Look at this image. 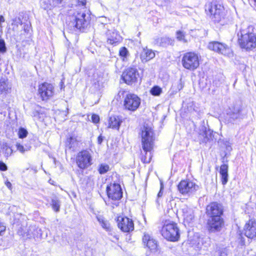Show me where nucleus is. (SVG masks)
Here are the masks:
<instances>
[{
	"label": "nucleus",
	"instance_id": "obj_1",
	"mask_svg": "<svg viewBox=\"0 0 256 256\" xmlns=\"http://www.w3.org/2000/svg\"><path fill=\"white\" fill-rule=\"evenodd\" d=\"M69 19L70 26L84 32L90 26L91 17L88 11L74 10L70 12Z\"/></svg>",
	"mask_w": 256,
	"mask_h": 256
},
{
	"label": "nucleus",
	"instance_id": "obj_2",
	"mask_svg": "<svg viewBox=\"0 0 256 256\" xmlns=\"http://www.w3.org/2000/svg\"><path fill=\"white\" fill-rule=\"evenodd\" d=\"M139 136L141 138L143 150L153 148L155 140L154 130L148 124H144L140 128Z\"/></svg>",
	"mask_w": 256,
	"mask_h": 256
},
{
	"label": "nucleus",
	"instance_id": "obj_3",
	"mask_svg": "<svg viewBox=\"0 0 256 256\" xmlns=\"http://www.w3.org/2000/svg\"><path fill=\"white\" fill-rule=\"evenodd\" d=\"M120 94L123 95L124 98V108L125 110L134 112L138 108L141 100L136 94L126 92L124 91L120 92Z\"/></svg>",
	"mask_w": 256,
	"mask_h": 256
},
{
	"label": "nucleus",
	"instance_id": "obj_4",
	"mask_svg": "<svg viewBox=\"0 0 256 256\" xmlns=\"http://www.w3.org/2000/svg\"><path fill=\"white\" fill-rule=\"evenodd\" d=\"M162 234L168 240L172 242L178 240L180 233L177 224L174 222H166L162 229Z\"/></svg>",
	"mask_w": 256,
	"mask_h": 256
},
{
	"label": "nucleus",
	"instance_id": "obj_5",
	"mask_svg": "<svg viewBox=\"0 0 256 256\" xmlns=\"http://www.w3.org/2000/svg\"><path fill=\"white\" fill-rule=\"evenodd\" d=\"M240 34L238 42L242 48L252 50L256 46V36L254 34L246 32L244 30L240 31Z\"/></svg>",
	"mask_w": 256,
	"mask_h": 256
},
{
	"label": "nucleus",
	"instance_id": "obj_6",
	"mask_svg": "<svg viewBox=\"0 0 256 256\" xmlns=\"http://www.w3.org/2000/svg\"><path fill=\"white\" fill-rule=\"evenodd\" d=\"M182 64L186 69L194 70L200 65L199 56L198 54L194 52H186L182 58Z\"/></svg>",
	"mask_w": 256,
	"mask_h": 256
},
{
	"label": "nucleus",
	"instance_id": "obj_7",
	"mask_svg": "<svg viewBox=\"0 0 256 256\" xmlns=\"http://www.w3.org/2000/svg\"><path fill=\"white\" fill-rule=\"evenodd\" d=\"M77 166L81 170H84L92 164V156L88 150H83L79 152L76 158Z\"/></svg>",
	"mask_w": 256,
	"mask_h": 256
},
{
	"label": "nucleus",
	"instance_id": "obj_8",
	"mask_svg": "<svg viewBox=\"0 0 256 256\" xmlns=\"http://www.w3.org/2000/svg\"><path fill=\"white\" fill-rule=\"evenodd\" d=\"M98 28H99L103 29L104 32H106L108 44L112 45H116L122 40L121 36L116 30H108V26L106 27V25L103 24H100Z\"/></svg>",
	"mask_w": 256,
	"mask_h": 256
},
{
	"label": "nucleus",
	"instance_id": "obj_9",
	"mask_svg": "<svg viewBox=\"0 0 256 256\" xmlns=\"http://www.w3.org/2000/svg\"><path fill=\"white\" fill-rule=\"evenodd\" d=\"M38 234H42L41 230L36 226H30L28 228H27L26 224H22L18 230L17 233L18 235L22 236L24 238H30L32 236H35Z\"/></svg>",
	"mask_w": 256,
	"mask_h": 256
},
{
	"label": "nucleus",
	"instance_id": "obj_10",
	"mask_svg": "<svg viewBox=\"0 0 256 256\" xmlns=\"http://www.w3.org/2000/svg\"><path fill=\"white\" fill-rule=\"evenodd\" d=\"M178 190L183 195L190 194L197 190L198 186L195 183L189 180H182L178 186Z\"/></svg>",
	"mask_w": 256,
	"mask_h": 256
},
{
	"label": "nucleus",
	"instance_id": "obj_11",
	"mask_svg": "<svg viewBox=\"0 0 256 256\" xmlns=\"http://www.w3.org/2000/svg\"><path fill=\"white\" fill-rule=\"evenodd\" d=\"M139 76V74L136 68H128L122 74V78L128 84H132L136 82Z\"/></svg>",
	"mask_w": 256,
	"mask_h": 256
},
{
	"label": "nucleus",
	"instance_id": "obj_12",
	"mask_svg": "<svg viewBox=\"0 0 256 256\" xmlns=\"http://www.w3.org/2000/svg\"><path fill=\"white\" fill-rule=\"evenodd\" d=\"M38 92L42 100H47L54 95V86L50 84L44 82L39 86Z\"/></svg>",
	"mask_w": 256,
	"mask_h": 256
},
{
	"label": "nucleus",
	"instance_id": "obj_13",
	"mask_svg": "<svg viewBox=\"0 0 256 256\" xmlns=\"http://www.w3.org/2000/svg\"><path fill=\"white\" fill-rule=\"evenodd\" d=\"M208 48L210 50L224 56H229L231 54V50L227 45L218 42H209Z\"/></svg>",
	"mask_w": 256,
	"mask_h": 256
},
{
	"label": "nucleus",
	"instance_id": "obj_14",
	"mask_svg": "<svg viewBox=\"0 0 256 256\" xmlns=\"http://www.w3.org/2000/svg\"><path fill=\"white\" fill-rule=\"evenodd\" d=\"M108 196L112 200H119L122 196V188L119 184H113L106 188Z\"/></svg>",
	"mask_w": 256,
	"mask_h": 256
},
{
	"label": "nucleus",
	"instance_id": "obj_15",
	"mask_svg": "<svg viewBox=\"0 0 256 256\" xmlns=\"http://www.w3.org/2000/svg\"><path fill=\"white\" fill-rule=\"evenodd\" d=\"M206 213L210 218L222 217L223 214V207L221 204L218 202H211L206 206Z\"/></svg>",
	"mask_w": 256,
	"mask_h": 256
},
{
	"label": "nucleus",
	"instance_id": "obj_16",
	"mask_svg": "<svg viewBox=\"0 0 256 256\" xmlns=\"http://www.w3.org/2000/svg\"><path fill=\"white\" fill-rule=\"evenodd\" d=\"M118 227L124 232H128L134 229V224L132 219L126 216H118Z\"/></svg>",
	"mask_w": 256,
	"mask_h": 256
},
{
	"label": "nucleus",
	"instance_id": "obj_17",
	"mask_svg": "<svg viewBox=\"0 0 256 256\" xmlns=\"http://www.w3.org/2000/svg\"><path fill=\"white\" fill-rule=\"evenodd\" d=\"M224 224L222 217L210 218L208 221V228L210 232L220 231Z\"/></svg>",
	"mask_w": 256,
	"mask_h": 256
},
{
	"label": "nucleus",
	"instance_id": "obj_18",
	"mask_svg": "<svg viewBox=\"0 0 256 256\" xmlns=\"http://www.w3.org/2000/svg\"><path fill=\"white\" fill-rule=\"evenodd\" d=\"M244 234L246 237L250 238L256 237V220H249L244 226Z\"/></svg>",
	"mask_w": 256,
	"mask_h": 256
},
{
	"label": "nucleus",
	"instance_id": "obj_19",
	"mask_svg": "<svg viewBox=\"0 0 256 256\" xmlns=\"http://www.w3.org/2000/svg\"><path fill=\"white\" fill-rule=\"evenodd\" d=\"M63 0H41V8L45 10H50L54 8L60 7Z\"/></svg>",
	"mask_w": 256,
	"mask_h": 256
},
{
	"label": "nucleus",
	"instance_id": "obj_20",
	"mask_svg": "<svg viewBox=\"0 0 256 256\" xmlns=\"http://www.w3.org/2000/svg\"><path fill=\"white\" fill-rule=\"evenodd\" d=\"M144 244L151 250H154L158 246L157 242L150 234H145L142 238Z\"/></svg>",
	"mask_w": 256,
	"mask_h": 256
},
{
	"label": "nucleus",
	"instance_id": "obj_21",
	"mask_svg": "<svg viewBox=\"0 0 256 256\" xmlns=\"http://www.w3.org/2000/svg\"><path fill=\"white\" fill-rule=\"evenodd\" d=\"M212 136V132L210 130H206L204 126H202L200 128L199 132V140L202 142H206Z\"/></svg>",
	"mask_w": 256,
	"mask_h": 256
},
{
	"label": "nucleus",
	"instance_id": "obj_22",
	"mask_svg": "<svg viewBox=\"0 0 256 256\" xmlns=\"http://www.w3.org/2000/svg\"><path fill=\"white\" fill-rule=\"evenodd\" d=\"M155 52L151 49L144 48L140 54V58L143 63H146L155 57Z\"/></svg>",
	"mask_w": 256,
	"mask_h": 256
},
{
	"label": "nucleus",
	"instance_id": "obj_23",
	"mask_svg": "<svg viewBox=\"0 0 256 256\" xmlns=\"http://www.w3.org/2000/svg\"><path fill=\"white\" fill-rule=\"evenodd\" d=\"M225 15L224 7L220 4L218 5L217 10L214 14H213V17H212V20L215 23L219 22L222 19L224 18Z\"/></svg>",
	"mask_w": 256,
	"mask_h": 256
},
{
	"label": "nucleus",
	"instance_id": "obj_24",
	"mask_svg": "<svg viewBox=\"0 0 256 256\" xmlns=\"http://www.w3.org/2000/svg\"><path fill=\"white\" fill-rule=\"evenodd\" d=\"M122 121L118 116H114L110 118L108 120V128L118 130Z\"/></svg>",
	"mask_w": 256,
	"mask_h": 256
},
{
	"label": "nucleus",
	"instance_id": "obj_25",
	"mask_svg": "<svg viewBox=\"0 0 256 256\" xmlns=\"http://www.w3.org/2000/svg\"><path fill=\"white\" fill-rule=\"evenodd\" d=\"M218 5H219V4H217L216 2H209L206 5V12L212 20V17H213V14L217 10Z\"/></svg>",
	"mask_w": 256,
	"mask_h": 256
},
{
	"label": "nucleus",
	"instance_id": "obj_26",
	"mask_svg": "<svg viewBox=\"0 0 256 256\" xmlns=\"http://www.w3.org/2000/svg\"><path fill=\"white\" fill-rule=\"evenodd\" d=\"M220 173L221 176L222 184L225 185L228 181V166L226 164L222 165L220 167Z\"/></svg>",
	"mask_w": 256,
	"mask_h": 256
},
{
	"label": "nucleus",
	"instance_id": "obj_27",
	"mask_svg": "<svg viewBox=\"0 0 256 256\" xmlns=\"http://www.w3.org/2000/svg\"><path fill=\"white\" fill-rule=\"evenodd\" d=\"M182 216L184 220L186 222H190L194 218V216L192 210L187 207H184L182 209Z\"/></svg>",
	"mask_w": 256,
	"mask_h": 256
},
{
	"label": "nucleus",
	"instance_id": "obj_28",
	"mask_svg": "<svg viewBox=\"0 0 256 256\" xmlns=\"http://www.w3.org/2000/svg\"><path fill=\"white\" fill-rule=\"evenodd\" d=\"M10 86L8 84L7 80L2 78L0 79V94H7L10 91Z\"/></svg>",
	"mask_w": 256,
	"mask_h": 256
},
{
	"label": "nucleus",
	"instance_id": "obj_29",
	"mask_svg": "<svg viewBox=\"0 0 256 256\" xmlns=\"http://www.w3.org/2000/svg\"><path fill=\"white\" fill-rule=\"evenodd\" d=\"M96 218L100 225L104 229L106 230V231L110 230V223L104 216L98 215L96 216Z\"/></svg>",
	"mask_w": 256,
	"mask_h": 256
},
{
	"label": "nucleus",
	"instance_id": "obj_30",
	"mask_svg": "<svg viewBox=\"0 0 256 256\" xmlns=\"http://www.w3.org/2000/svg\"><path fill=\"white\" fill-rule=\"evenodd\" d=\"M78 141L74 136H70L66 140V145L70 149L74 150L78 146Z\"/></svg>",
	"mask_w": 256,
	"mask_h": 256
},
{
	"label": "nucleus",
	"instance_id": "obj_31",
	"mask_svg": "<svg viewBox=\"0 0 256 256\" xmlns=\"http://www.w3.org/2000/svg\"><path fill=\"white\" fill-rule=\"evenodd\" d=\"M152 149L153 148H150L148 150H143L144 154L142 152V156L141 160L144 163L148 164L150 162L152 158Z\"/></svg>",
	"mask_w": 256,
	"mask_h": 256
},
{
	"label": "nucleus",
	"instance_id": "obj_32",
	"mask_svg": "<svg viewBox=\"0 0 256 256\" xmlns=\"http://www.w3.org/2000/svg\"><path fill=\"white\" fill-rule=\"evenodd\" d=\"M174 40L168 37H162L160 40V46L162 47H166L168 46L174 45Z\"/></svg>",
	"mask_w": 256,
	"mask_h": 256
},
{
	"label": "nucleus",
	"instance_id": "obj_33",
	"mask_svg": "<svg viewBox=\"0 0 256 256\" xmlns=\"http://www.w3.org/2000/svg\"><path fill=\"white\" fill-rule=\"evenodd\" d=\"M2 152L6 157L10 156L12 153V149L6 143L2 144Z\"/></svg>",
	"mask_w": 256,
	"mask_h": 256
},
{
	"label": "nucleus",
	"instance_id": "obj_34",
	"mask_svg": "<svg viewBox=\"0 0 256 256\" xmlns=\"http://www.w3.org/2000/svg\"><path fill=\"white\" fill-rule=\"evenodd\" d=\"M51 205L52 206V209L56 212H58L60 211V202L59 200L56 198L52 199V200Z\"/></svg>",
	"mask_w": 256,
	"mask_h": 256
},
{
	"label": "nucleus",
	"instance_id": "obj_35",
	"mask_svg": "<svg viewBox=\"0 0 256 256\" xmlns=\"http://www.w3.org/2000/svg\"><path fill=\"white\" fill-rule=\"evenodd\" d=\"M242 106L240 104V103H237L236 104H235L234 105V106L232 107V109L230 110V114H234V113H237L238 114H242Z\"/></svg>",
	"mask_w": 256,
	"mask_h": 256
},
{
	"label": "nucleus",
	"instance_id": "obj_36",
	"mask_svg": "<svg viewBox=\"0 0 256 256\" xmlns=\"http://www.w3.org/2000/svg\"><path fill=\"white\" fill-rule=\"evenodd\" d=\"M119 54L124 60L129 56V52L126 47H122L119 50Z\"/></svg>",
	"mask_w": 256,
	"mask_h": 256
},
{
	"label": "nucleus",
	"instance_id": "obj_37",
	"mask_svg": "<svg viewBox=\"0 0 256 256\" xmlns=\"http://www.w3.org/2000/svg\"><path fill=\"white\" fill-rule=\"evenodd\" d=\"M243 118L242 114H230V118L231 122H234L236 120H240Z\"/></svg>",
	"mask_w": 256,
	"mask_h": 256
},
{
	"label": "nucleus",
	"instance_id": "obj_38",
	"mask_svg": "<svg viewBox=\"0 0 256 256\" xmlns=\"http://www.w3.org/2000/svg\"><path fill=\"white\" fill-rule=\"evenodd\" d=\"M150 94L153 96H158L162 92V90L160 87H159L158 86H154L150 90Z\"/></svg>",
	"mask_w": 256,
	"mask_h": 256
},
{
	"label": "nucleus",
	"instance_id": "obj_39",
	"mask_svg": "<svg viewBox=\"0 0 256 256\" xmlns=\"http://www.w3.org/2000/svg\"><path fill=\"white\" fill-rule=\"evenodd\" d=\"M176 39L179 41L186 42L185 40V33L182 31L178 30L176 32Z\"/></svg>",
	"mask_w": 256,
	"mask_h": 256
},
{
	"label": "nucleus",
	"instance_id": "obj_40",
	"mask_svg": "<svg viewBox=\"0 0 256 256\" xmlns=\"http://www.w3.org/2000/svg\"><path fill=\"white\" fill-rule=\"evenodd\" d=\"M110 167L107 164H101L98 168L100 174H104L109 170Z\"/></svg>",
	"mask_w": 256,
	"mask_h": 256
},
{
	"label": "nucleus",
	"instance_id": "obj_41",
	"mask_svg": "<svg viewBox=\"0 0 256 256\" xmlns=\"http://www.w3.org/2000/svg\"><path fill=\"white\" fill-rule=\"evenodd\" d=\"M28 132L24 128H21L18 130V136L20 138H22L27 136Z\"/></svg>",
	"mask_w": 256,
	"mask_h": 256
},
{
	"label": "nucleus",
	"instance_id": "obj_42",
	"mask_svg": "<svg viewBox=\"0 0 256 256\" xmlns=\"http://www.w3.org/2000/svg\"><path fill=\"white\" fill-rule=\"evenodd\" d=\"M16 147L17 150L22 153H24L26 151H28V149L24 148V146L20 143H17L16 144Z\"/></svg>",
	"mask_w": 256,
	"mask_h": 256
},
{
	"label": "nucleus",
	"instance_id": "obj_43",
	"mask_svg": "<svg viewBox=\"0 0 256 256\" xmlns=\"http://www.w3.org/2000/svg\"><path fill=\"white\" fill-rule=\"evenodd\" d=\"M6 51V47L4 40H0V52H4Z\"/></svg>",
	"mask_w": 256,
	"mask_h": 256
},
{
	"label": "nucleus",
	"instance_id": "obj_44",
	"mask_svg": "<svg viewBox=\"0 0 256 256\" xmlns=\"http://www.w3.org/2000/svg\"><path fill=\"white\" fill-rule=\"evenodd\" d=\"M22 22L20 18H16L13 20L12 25L18 26V25H22Z\"/></svg>",
	"mask_w": 256,
	"mask_h": 256
},
{
	"label": "nucleus",
	"instance_id": "obj_45",
	"mask_svg": "<svg viewBox=\"0 0 256 256\" xmlns=\"http://www.w3.org/2000/svg\"><path fill=\"white\" fill-rule=\"evenodd\" d=\"M92 120L94 123L97 124L99 122V116L96 114H93L92 116Z\"/></svg>",
	"mask_w": 256,
	"mask_h": 256
},
{
	"label": "nucleus",
	"instance_id": "obj_46",
	"mask_svg": "<svg viewBox=\"0 0 256 256\" xmlns=\"http://www.w3.org/2000/svg\"><path fill=\"white\" fill-rule=\"evenodd\" d=\"M6 226L0 220V235L2 236L3 233L5 232Z\"/></svg>",
	"mask_w": 256,
	"mask_h": 256
},
{
	"label": "nucleus",
	"instance_id": "obj_47",
	"mask_svg": "<svg viewBox=\"0 0 256 256\" xmlns=\"http://www.w3.org/2000/svg\"><path fill=\"white\" fill-rule=\"evenodd\" d=\"M8 169L6 165L2 162L0 161V170L2 171L6 170Z\"/></svg>",
	"mask_w": 256,
	"mask_h": 256
},
{
	"label": "nucleus",
	"instance_id": "obj_48",
	"mask_svg": "<svg viewBox=\"0 0 256 256\" xmlns=\"http://www.w3.org/2000/svg\"><path fill=\"white\" fill-rule=\"evenodd\" d=\"M30 22H29V24H24V30L25 32H28L30 31Z\"/></svg>",
	"mask_w": 256,
	"mask_h": 256
},
{
	"label": "nucleus",
	"instance_id": "obj_49",
	"mask_svg": "<svg viewBox=\"0 0 256 256\" xmlns=\"http://www.w3.org/2000/svg\"><path fill=\"white\" fill-rule=\"evenodd\" d=\"M163 189H164L163 185H162V184H160V192H158V198H160L162 197V194H163Z\"/></svg>",
	"mask_w": 256,
	"mask_h": 256
},
{
	"label": "nucleus",
	"instance_id": "obj_50",
	"mask_svg": "<svg viewBox=\"0 0 256 256\" xmlns=\"http://www.w3.org/2000/svg\"><path fill=\"white\" fill-rule=\"evenodd\" d=\"M79 6H84L86 4V0H77Z\"/></svg>",
	"mask_w": 256,
	"mask_h": 256
},
{
	"label": "nucleus",
	"instance_id": "obj_51",
	"mask_svg": "<svg viewBox=\"0 0 256 256\" xmlns=\"http://www.w3.org/2000/svg\"><path fill=\"white\" fill-rule=\"evenodd\" d=\"M219 256H227V252L226 250H224L221 251H220L219 252Z\"/></svg>",
	"mask_w": 256,
	"mask_h": 256
},
{
	"label": "nucleus",
	"instance_id": "obj_52",
	"mask_svg": "<svg viewBox=\"0 0 256 256\" xmlns=\"http://www.w3.org/2000/svg\"><path fill=\"white\" fill-rule=\"evenodd\" d=\"M60 89L62 90L64 88V79L62 80L60 83Z\"/></svg>",
	"mask_w": 256,
	"mask_h": 256
},
{
	"label": "nucleus",
	"instance_id": "obj_53",
	"mask_svg": "<svg viewBox=\"0 0 256 256\" xmlns=\"http://www.w3.org/2000/svg\"><path fill=\"white\" fill-rule=\"evenodd\" d=\"M103 141V137L102 135H100L98 138V142L99 144H100Z\"/></svg>",
	"mask_w": 256,
	"mask_h": 256
},
{
	"label": "nucleus",
	"instance_id": "obj_54",
	"mask_svg": "<svg viewBox=\"0 0 256 256\" xmlns=\"http://www.w3.org/2000/svg\"><path fill=\"white\" fill-rule=\"evenodd\" d=\"M5 184L6 185V186L10 189V190H11L12 189V184L10 182H8V181H6V182H5Z\"/></svg>",
	"mask_w": 256,
	"mask_h": 256
},
{
	"label": "nucleus",
	"instance_id": "obj_55",
	"mask_svg": "<svg viewBox=\"0 0 256 256\" xmlns=\"http://www.w3.org/2000/svg\"><path fill=\"white\" fill-rule=\"evenodd\" d=\"M4 22V18L2 16H0V26H1V23Z\"/></svg>",
	"mask_w": 256,
	"mask_h": 256
},
{
	"label": "nucleus",
	"instance_id": "obj_56",
	"mask_svg": "<svg viewBox=\"0 0 256 256\" xmlns=\"http://www.w3.org/2000/svg\"><path fill=\"white\" fill-rule=\"evenodd\" d=\"M226 150H232V148L230 147V146H226Z\"/></svg>",
	"mask_w": 256,
	"mask_h": 256
},
{
	"label": "nucleus",
	"instance_id": "obj_57",
	"mask_svg": "<svg viewBox=\"0 0 256 256\" xmlns=\"http://www.w3.org/2000/svg\"><path fill=\"white\" fill-rule=\"evenodd\" d=\"M10 208H11L12 210H13V209L16 208V206H12Z\"/></svg>",
	"mask_w": 256,
	"mask_h": 256
},
{
	"label": "nucleus",
	"instance_id": "obj_58",
	"mask_svg": "<svg viewBox=\"0 0 256 256\" xmlns=\"http://www.w3.org/2000/svg\"><path fill=\"white\" fill-rule=\"evenodd\" d=\"M254 5L256 6V0H254Z\"/></svg>",
	"mask_w": 256,
	"mask_h": 256
},
{
	"label": "nucleus",
	"instance_id": "obj_59",
	"mask_svg": "<svg viewBox=\"0 0 256 256\" xmlns=\"http://www.w3.org/2000/svg\"><path fill=\"white\" fill-rule=\"evenodd\" d=\"M238 36L239 37L240 36V33H238Z\"/></svg>",
	"mask_w": 256,
	"mask_h": 256
}]
</instances>
